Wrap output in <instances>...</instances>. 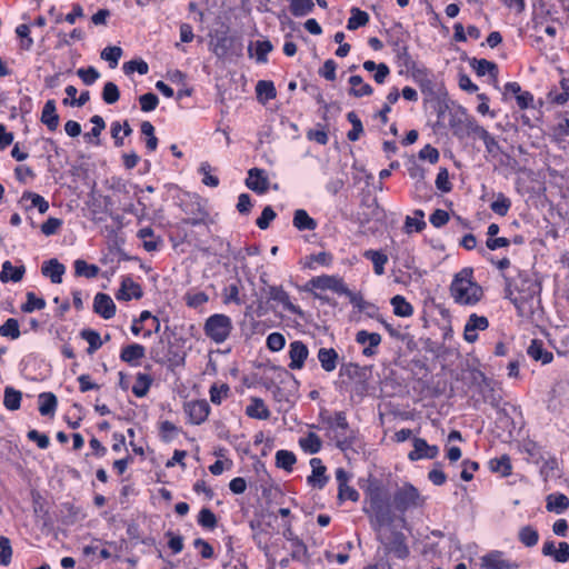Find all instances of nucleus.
<instances>
[{
	"instance_id": "f257e3e1",
	"label": "nucleus",
	"mask_w": 569,
	"mask_h": 569,
	"mask_svg": "<svg viewBox=\"0 0 569 569\" xmlns=\"http://www.w3.org/2000/svg\"><path fill=\"white\" fill-rule=\"evenodd\" d=\"M365 502L363 511L369 517L371 528L385 550L398 559L407 558L409 548L406 545L405 535L397 530H391L388 536L382 532L383 527L392 526L396 516L389 503L388 490L380 481L369 482L365 490Z\"/></svg>"
},
{
	"instance_id": "f03ea898",
	"label": "nucleus",
	"mask_w": 569,
	"mask_h": 569,
	"mask_svg": "<svg viewBox=\"0 0 569 569\" xmlns=\"http://www.w3.org/2000/svg\"><path fill=\"white\" fill-rule=\"evenodd\" d=\"M505 297L517 310V315L530 322L540 320L543 315L541 283L527 272H519L516 280L505 277Z\"/></svg>"
},
{
	"instance_id": "7ed1b4c3",
	"label": "nucleus",
	"mask_w": 569,
	"mask_h": 569,
	"mask_svg": "<svg viewBox=\"0 0 569 569\" xmlns=\"http://www.w3.org/2000/svg\"><path fill=\"white\" fill-rule=\"evenodd\" d=\"M450 293L457 303L475 306L481 300L483 290L481 286L473 281V270L463 268L455 276L450 286Z\"/></svg>"
},
{
	"instance_id": "20e7f679",
	"label": "nucleus",
	"mask_w": 569,
	"mask_h": 569,
	"mask_svg": "<svg viewBox=\"0 0 569 569\" xmlns=\"http://www.w3.org/2000/svg\"><path fill=\"white\" fill-rule=\"evenodd\" d=\"M212 53L220 60L228 58H239L243 53V43L240 37L229 34L228 29L216 31L210 41Z\"/></svg>"
},
{
	"instance_id": "39448f33",
	"label": "nucleus",
	"mask_w": 569,
	"mask_h": 569,
	"mask_svg": "<svg viewBox=\"0 0 569 569\" xmlns=\"http://www.w3.org/2000/svg\"><path fill=\"white\" fill-rule=\"evenodd\" d=\"M389 503L391 509L403 515L410 509L422 507L425 498L413 485L406 482L395 490Z\"/></svg>"
},
{
	"instance_id": "423d86ee",
	"label": "nucleus",
	"mask_w": 569,
	"mask_h": 569,
	"mask_svg": "<svg viewBox=\"0 0 569 569\" xmlns=\"http://www.w3.org/2000/svg\"><path fill=\"white\" fill-rule=\"evenodd\" d=\"M232 328L230 317L222 313H216L206 320L203 330L206 336L213 342L222 343L229 338Z\"/></svg>"
},
{
	"instance_id": "0eeeda50",
	"label": "nucleus",
	"mask_w": 569,
	"mask_h": 569,
	"mask_svg": "<svg viewBox=\"0 0 569 569\" xmlns=\"http://www.w3.org/2000/svg\"><path fill=\"white\" fill-rule=\"evenodd\" d=\"M183 212L187 214L184 219H182V223L189 226H201L207 224L209 219V212L201 203L200 199L186 202L182 208Z\"/></svg>"
},
{
	"instance_id": "6e6552de",
	"label": "nucleus",
	"mask_w": 569,
	"mask_h": 569,
	"mask_svg": "<svg viewBox=\"0 0 569 569\" xmlns=\"http://www.w3.org/2000/svg\"><path fill=\"white\" fill-rule=\"evenodd\" d=\"M264 292L268 300L281 303L284 310L298 316L303 315L301 308L290 301L289 293L281 286H268Z\"/></svg>"
},
{
	"instance_id": "1a4fd4ad",
	"label": "nucleus",
	"mask_w": 569,
	"mask_h": 569,
	"mask_svg": "<svg viewBox=\"0 0 569 569\" xmlns=\"http://www.w3.org/2000/svg\"><path fill=\"white\" fill-rule=\"evenodd\" d=\"M308 284H310L315 289L331 290L338 295H341L346 288L343 279L340 276L336 274H322L313 277L309 280Z\"/></svg>"
},
{
	"instance_id": "9d476101",
	"label": "nucleus",
	"mask_w": 569,
	"mask_h": 569,
	"mask_svg": "<svg viewBox=\"0 0 569 569\" xmlns=\"http://www.w3.org/2000/svg\"><path fill=\"white\" fill-rule=\"evenodd\" d=\"M184 411L189 417L190 423L201 425L210 413V406L204 399L193 400L184 405Z\"/></svg>"
},
{
	"instance_id": "9b49d317",
	"label": "nucleus",
	"mask_w": 569,
	"mask_h": 569,
	"mask_svg": "<svg viewBox=\"0 0 569 569\" xmlns=\"http://www.w3.org/2000/svg\"><path fill=\"white\" fill-rule=\"evenodd\" d=\"M413 81L419 86L422 93L435 94L433 73L423 64H418L410 71Z\"/></svg>"
},
{
	"instance_id": "f8f14e48",
	"label": "nucleus",
	"mask_w": 569,
	"mask_h": 569,
	"mask_svg": "<svg viewBox=\"0 0 569 569\" xmlns=\"http://www.w3.org/2000/svg\"><path fill=\"white\" fill-rule=\"evenodd\" d=\"M143 290L141 286L136 282L131 277L122 278L120 288L116 292V298L119 301H130L131 299H141Z\"/></svg>"
},
{
	"instance_id": "ddd939ff",
	"label": "nucleus",
	"mask_w": 569,
	"mask_h": 569,
	"mask_svg": "<svg viewBox=\"0 0 569 569\" xmlns=\"http://www.w3.org/2000/svg\"><path fill=\"white\" fill-rule=\"evenodd\" d=\"M413 450L408 455L409 460L417 461L420 459H433L439 453V448L435 445H429L422 438H413Z\"/></svg>"
},
{
	"instance_id": "4468645a",
	"label": "nucleus",
	"mask_w": 569,
	"mask_h": 569,
	"mask_svg": "<svg viewBox=\"0 0 569 569\" xmlns=\"http://www.w3.org/2000/svg\"><path fill=\"white\" fill-rule=\"evenodd\" d=\"M93 311L101 318L109 320L114 317L117 307L109 295L98 292L93 300Z\"/></svg>"
},
{
	"instance_id": "2eb2a0df",
	"label": "nucleus",
	"mask_w": 569,
	"mask_h": 569,
	"mask_svg": "<svg viewBox=\"0 0 569 569\" xmlns=\"http://www.w3.org/2000/svg\"><path fill=\"white\" fill-rule=\"evenodd\" d=\"M309 356L308 347L300 340H295L289 346V368L298 370L303 368L305 362Z\"/></svg>"
},
{
	"instance_id": "dca6fc26",
	"label": "nucleus",
	"mask_w": 569,
	"mask_h": 569,
	"mask_svg": "<svg viewBox=\"0 0 569 569\" xmlns=\"http://www.w3.org/2000/svg\"><path fill=\"white\" fill-rule=\"evenodd\" d=\"M489 327V320L485 316L477 313L470 315L463 330V338L468 342H475L478 339L477 330H486Z\"/></svg>"
},
{
	"instance_id": "f3484780",
	"label": "nucleus",
	"mask_w": 569,
	"mask_h": 569,
	"mask_svg": "<svg viewBox=\"0 0 569 569\" xmlns=\"http://www.w3.org/2000/svg\"><path fill=\"white\" fill-rule=\"evenodd\" d=\"M356 342L367 347L363 348L362 355L366 357H371L377 353V348L381 343V336L377 332H369L367 330H360L356 333L355 338Z\"/></svg>"
},
{
	"instance_id": "a211bd4d",
	"label": "nucleus",
	"mask_w": 569,
	"mask_h": 569,
	"mask_svg": "<svg viewBox=\"0 0 569 569\" xmlns=\"http://www.w3.org/2000/svg\"><path fill=\"white\" fill-rule=\"evenodd\" d=\"M246 186L250 190H252L259 194H263L269 189V179L267 176H264V171L262 169L252 168L248 172Z\"/></svg>"
},
{
	"instance_id": "6ab92c4d",
	"label": "nucleus",
	"mask_w": 569,
	"mask_h": 569,
	"mask_svg": "<svg viewBox=\"0 0 569 569\" xmlns=\"http://www.w3.org/2000/svg\"><path fill=\"white\" fill-rule=\"evenodd\" d=\"M310 466L312 471L311 475L307 478L308 485L322 489L329 480V478L326 476L327 468L323 466L320 458H312L310 460Z\"/></svg>"
},
{
	"instance_id": "aec40b11",
	"label": "nucleus",
	"mask_w": 569,
	"mask_h": 569,
	"mask_svg": "<svg viewBox=\"0 0 569 569\" xmlns=\"http://www.w3.org/2000/svg\"><path fill=\"white\" fill-rule=\"evenodd\" d=\"M40 121L48 128L49 131L57 130L60 117L57 113L56 101L53 99H50L44 103Z\"/></svg>"
},
{
	"instance_id": "412c9836",
	"label": "nucleus",
	"mask_w": 569,
	"mask_h": 569,
	"mask_svg": "<svg viewBox=\"0 0 569 569\" xmlns=\"http://www.w3.org/2000/svg\"><path fill=\"white\" fill-rule=\"evenodd\" d=\"M186 351L177 342L168 341L166 347V365L171 368L180 367L184 365Z\"/></svg>"
},
{
	"instance_id": "4be33fe9",
	"label": "nucleus",
	"mask_w": 569,
	"mask_h": 569,
	"mask_svg": "<svg viewBox=\"0 0 569 569\" xmlns=\"http://www.w3.org/2000/svg\"><path fill=\"white\" fill-rule=\"evenodd\" d=\"M41 272L44 277H49L52 283H61L62 276L66 272V267L58 259L52 258L44 261L41 267Z\"/></svg>"
},
{
	"instance_id": "5701e85b",
	"label": "nucleus",
	"mask_w": 569,
	"mask_h": 569,
	"mask_svg": "<svg viewBox=\"0 0 569 569\" xmlns=\"http://www.w3.org/2000/svg\"><path fill=\"white\" fill-rule=\"evenodd\" d=\"M26 273V267L23 264L13 266L11 261L6 260L2 263V270L0 272V281L7 283L9 281L19 282L22 280Z\"/></svg>"
},
{
	"instance_id": "b1692460",
	"label": "nucleus",
	"mask_w": 569,
	"mask_h": 569,
	"mask_svg": "<svg viewBox=\"0 0 569 569\" xmlns=\"http://www.w3.org/2000/svg\"><path fill=\"white\" fill-rule=\"evenodd\" d=\"M481 567L485 569H511L509 561L503 559L502 551H490L481 557Z\"/></svg>"
},
{
	"instance_id": "393cba45",
	"label": "nucleus",
	"mask_w": 569,
	"mask_h": 569,
	"mask_svg": "<svg viewBox=\"0 0 569 569\" xmlns=\"http://www.w3.org/2000/svg\"><path fill=\"white\" fill-rule=\"evenodd\" d=\"M144 355L146 348L142 345L131 343L121 349L120 359L130 366H137Z\"/></svg>"
},
{
	"instance_id": "a878e982",
	"label": "nucleus",
	"mask_w": 569,
	"mask_h": 569,
	"mask_svg": "<svg viewBox=\"0 0 569 569\" xmlns=\"http://www.w3.org/2000/svg\"><path fill=\"white\" fill-rule=\"evenodd\" d=\"M527 353L535 361H540L542 365H548L553 360V355L543 348V342L539 339H532Z\"/></svg>"
},
{
	"instance_id": "bb28decb",
	"label": "nucleus",
	"mask_w": 569,
	"mask_h": 569,
	"mask_svg": "<svg viewBox=\"0 0 569 569\" xmlns=\"http://www.w3.org/2000/svg\"><path fill=\"white\" fill-rule=\"evenodd\" d=\"M246 415L252 419L267 420L270 418V410L261 398L252 397L246 408Z\"/></svg>"
},
{
	"instance_id": "cd10ccee",
	"label": "nucleus",
	"mask_w": 569,
	"mask_h": 569,
	"mask_svg": "<svg viewBox=\"0 0 569 569\" xmlns=\"http://www.w3.org/2000/svg\"><path fill=\"white\" fill-rule=\"evenodd\" d=\"M317 357L326 372H332L338 366L339 355L333 348H320Z\"/></svg>"
},
{
	"instance_id": "c85d7f7f",
	"label": "nucleus",
	"mask_w": 569,
	"mask_h": 569,
	"mask_svg": "<svg viewBox=\"0 0 569 569\" xmlns=\"http://www.w3.org/2000/svg\"><path fill=\"white\" fill-rule=\"evenodd\" d=\"M470 66L479 77H483L485 74H489L493 80L498 78V66L497 63L489 61L487 59H477L472 58L470 60Z\"/></svg>"
},
{
	"instance_id": "c756f323",
	"label": "nucleus",
	"mask_w": 569,
	"mask_h": 569,
	"mask_svg": "<svg viewBox=\"0 0 569 569\" xmlns=\"http://www.w3.org/2000/svg\"><path fill=\"white\" fill-rule=\"evenodd\" d=\"M335 432L333 440L336 442L337 448L341 451H347L352 448L356 440V432L348 425V429H338L332 430Z\"/></svg>"
},
{
	"instance_id": "7c9ffc66",
	"label": "nucleus",
	"mask_w": 569,
	"mask_h": 569,
	"mask_svg": "<svg viewBox=\"0 0 569 569\" xmlns=\"http://www.w3.org/2000/svg\"><path fill=\"white\" fill-rule=\"evenodd\" d=\"M254 47V56L258 63H266L268 54L272 51L273 46L270 40H258L250 42L248 47L249 57H252V48Z\"/></svg>"
},
{
	"instance_id": "2f4dec72",
	"label": "nucleus",
	"mask_w": 569,
	"mask_h": 569,
	"mask_svg": "<svg viewBox=\"0 0 569 569\" xmlns=\"http://www.w3.org/2000/svg\"><path fill=\"white\" fill-rule=\"evenodd\" d=\"M292 224L299 231H313L318 226L317 221L305 209H297L293 212Z\"/></svg>"
},
{
	"instance_id": "473e14b6",
	"label": "nucleus",
	"mask_w": 569,
	"mask_h": 569,
	"mask_svg": "<svg viewBox=\"0 0 569 569\" xmlns=\"http://www.w3.org/2000/svg\"><path fill=\"white\" fill-rule=\"evenodd\" d=\"M349 83L351 86L349 90L350 96L361 98L373 93L372 87L369 83H366L361 76H351L349 78Z\"/></svg>"
},
{
	"instance_id": "72a5a7b5",
	"label": "nucleus",
	"mask_w": 569,
	"mask_h": 569,
	"mask_svg": "<svg viewBox=\"0 0 569 569\" xmlns=\"http://www.w3.org/2000/svg\"><path fill=\"white\" fill-rule=\"evenodd\" d=\"M363 257L373 264L375 273L381 276L385 273V266L388 262V256L379 250H366Z\"/></svg>"
},
{
	"instance_id": "f704fd0d",
	"label": "nucleus",
	"mask_w": 569,
	"mask_h": 569,
	"mask_svg": "<svg viewBox=\"0 0 569 569\" xmlns=\"http://www.w3.org/2000/svg\"><path fill=\"white\" fill-rule=\"evenodd\" d=\"M58 406V399L52 392L39 395V411L42 416H53Z\"/></svg>"
},
{
	"instance_id": "c9c22d12",
	"label": "nucleus",
	"mask_w": 569,
	"mask_h": 569,
	"mask_svg": "<svg viewBox=\"0 0 569 569\" xmlns=\"http://www.w3.org/2000/svg\"><path fill=\"white\" fill-rule=\"evenodd\" d=\"M546 508L548 511L562 513L569 508V498L563 493H551L547 497Z\"/></svg>"
},
{
	"instance_id": "e433bc0d",
	"label": "nucleus",
	"mask_w": 569,
	"mask_h": 569,
	"mask_svg": "<svg viewBox=\"0 0 569 569\" xmlns=\"http://www.w3.org/2000/svg\"><path fill=\"white\" fill-rule=\"evenodd\" d=\"M299 446L305 452L315 455L321 450L322 441L317 433L308 432L306 437L299 439Z\"/></svg>"
},
{
	"instance_id": "4c0bfd02",
	"label": "nucleus",
	"mask_w": 569,
	"mask_h": 569,
	"mask_svg": "<svg viewBox=\"0 0 569 569\" xmlns=\"http://www.w3.org/2000/svg\"><path fill=\"white\" fill-rule=\"evenodd\" d=\"M152 382L153 379L150 375L139 372L136 377V382L132 387V393L138 398L146 397L149 392Z\"/></svg>"
},
{
	"instance_id": "58836bf2",
	"label": "nucleus",
	"mask_w": 569,
	"mask_h": 569,
	"mask_svg": "<svg viewBox=\"0 0 569 569\" xmlns=\"http://www.w3.org/2000/svg\"><path fill=\"white\" fill-rule=\"evenodd\" d=\"M390 303L393 307V313L397 317H410L413 313L412 305L400 295L392 297Z\"/></svg>"
},
{
	"instance_id": "ea45409f",
	"label": "nucleus",
	"mask_w": 569,
	"mask_h": 569,
	"mask_svg": "<svg viewBox=\"0 0 569 569\" xmlns=\"http://www.w3.org/2000/svg\"><path fill=\"white\" fill-rule=\"evenodd\" d=\"M489 468L492 472H498L502 477L511 475L512 466L510 457L502 455L500 458H495L489 461Z\"/></svg>"
},
{
	"instance_id": "a19ab883",
	"label": "nucleus",
	"mask_w": 569,
	"mask_h": 569,
	"mask_svg": "<svg viewBox=\"0 0 569 569\" xmlns=\"http://www.w3.org/2000/svg\"><path fill=\"white\" fill-rule=\"evenodd\" d=\"M256 93L259 100L264 102L277 97V90L272 81L259 80L256 86Z\"/></svg>"
},
{
	"instance_id": "79ce46f5",
	"label": "nucleus",
	"mask_w": 569,
	"mask_h": 569,
	"mask_svg": "<svg viewBox=\"0 0 569 569\" xmlns=\"http://www.w3.org/2000/svg\"><path fill=\"white\" fill-rule=\"evenodd\" d=\"M80 337L89 343V347L87 349V352L89 355L94 353L103 345L100 333L93 329L81 330Z\"/></svg>"
},
{
	"instance_id": "37998d69",
	"label": "nucleus",
	"mask_w": 569,
	"mask_h": 569,
	"mask_svg": "<svg viewBox=\"0 0 569 569\" xmlns=\"http://www.w3.org/2000/svg\"><path fill=\"white\" fill-rule=\"evenodd\" d=\"M22 393L13 387H6L3 396V406L10 410H18L21 406Z\"/></svg>"
},
{
	"instance_id": "c03bdc74",
	"label": "nucleus",
	"mask_w": 569,
	"mask_h": 569,
	"mask_svg": "<svg viewBox=\"0 0 569 569\" xmlns=\"http://www.w3.org/2000/svg\"><path fill=\"white\" fill-rule=\"evenodd\" d=\"M99 271L100 268L97 264H89L87 261L82 259H78L74 261V273L77 277L92 279L98 276Z\"/></svg>"
},
{
	"instance_id": "a18cd8bd",
	"label": "nucleus",
	"mask_w": 569,
	"mask_h": 569,
	"mask_svg": "<svg viewBox=\"0 0 569 569\" xmlns=\"http://www.w3.org/2000/svg\"><path fill=\"white\" fill-rule=\"evenodd\" d=\"M289 9L295 17H305L315 9L313 0H290Z\"/></svg>"
},
{
	"instance_id": "49530a36",
	"label": "nucleus",
	"mask_w": 569,
	"mask_h": 569,
	"mask_svg": "<svg viewBox=\"0 0 569 569\" xmlns=\"http://www.w3.org/2000/svg\"><path fill=\"white\" fill-rule=\"evenodd\" d=\"M350 12L351 17L348 19L347 23L348 30H357L361 27H365L369 22V14L366 11L355 7Z\"/></svg>"
},
{
	"instance_id": "de8ad7c7",
	"label": "nucleus",
	"mask_w": 569,
	"mask_h": 569,
	"mask_svg": "<svg viewBox=\"0 0 569 569\" xmlns=\"http://www.w3.org/2000/svg\"><path fill=\"white\" fill-rule=\"evenodd\" d=\"M296 461L297 458L292 451L281 449L276 452V466L278 468L291 471Z\"/></svg>"
},
{
	"instance_id": "09e8293b",
	"label": "nucleus",
	"mask_w": 569,
	"mask_h": 569,
	"mask_svg": "<svg viewBox=\"0 0 569 569\" xmlns=\"http://www.w3.org/2000/svg\"><path fill=\"white\" fill-rule=\"evenodd\" d=\"M154 231L151 227H144L138 231V238L143 240V248L148 251H156L161 243V240H152Z\"/></svg>"
},
{
	"instance_id": "8fccbe9b",
	"label": "nucleus",
	"mask_w": 569,
	"mask_h": 569,
	"mask_svg": "<svg viewBox=\"0 0 569 569\" xmlns=\"http://www.w3.org/2000/svg\"><path fill=\"white\" fill-rule=\"evenodd\" d=\"M560 88L562 92H557V90H551L548 93V98L551 102L556 104H565L569 99V78L563 77L560 82Z\"/></svg>"
},
{
	"instance_id": "3c124183",
	"label": "nucleus",
	"mask_w": 569,
	"mask_h": 569,
	"mask_svg": "<svg viewBox=\"0 0 569 569\" xmlns=\"http://www.w3.org/2000/svg\"><path fill=\"white\" fill-rule=\"evenodd\" d=\"M347 120L352 124V129L348 131L347 138L355 142L359 140L360 136L363 133L362 122L355 111L347 113Z\"/></svg>"
},
{
	"instance_id": "603ef678",
	"label": "nucleus",
	"mask_w": 569,
	"mask_h": 569,
	"mask_svg": "<svg viewBox=\"0 0 569 569\" xmlns=\"http://www.w3.org/2000/svg\"><path fill=\"white\" fill-rule=\"evenodd\" d=\"M19 321L16 318L7 319L3 325L0 326V336L16 340L20 337Z\"/></svg>"
},
{
	"instance_id": "864d4df0",
	"label": "nucleus",
	"mask_w": 569,
	"mask_h": 569,
	"mask_svg": "<svg viewBox=\"0 0 569 569\" xmlns=\"http://www.w3.org/2000/svg\"><path fill=\"white\" fill-rule=\"evenodd\" d=\"M518 538L526 547H533L538 543L539 533L531 526H525L519 530Z\"/></svg>"
},
{
	"instance_id": "5fc2aeb1",
	"label": "nucleus",
	"mask_w": 569,
	"mask_h": 569,
	"mask_svg": "<svg viewBox=\"0 0 569 569\" xmlns=\"http://www.w3.org/2000/svg\"><path fill=\"white\" fill-rule=\"evenodd\" d=\"M510 207V199L506 197L502 192H499L496 197V200L492 201L490 204V209L500 217L507 216Z\"/></svg>"
},
{
	"instance_id": "6e6d98bb",
	"label": "nucleus",
	"mask_w": 569,
	"mask_h": 569,
	"mask_svg": "<svg viewBox=\"0 0 569 569\" xmlns=\"http://www.w3.org/2000/svg\"><path fill=\"white\" fill-rule=\"evenodd\" d=\"M198 523L204 529L213 530L217 527L218 519L209 508H202L198 515Z\"/></svg>"
},
{
	"instance_id": "4d7b16f0",
	"label": "nucleus",
	"mask_w": 569,
	"mask_h": 569,
	"mask_svg": "<svg viewBox=\"0 0 569 569\" xmlns=\"http://www.w3.org/2000/svg\"><path fill=\"white\" fill-rule=\"evenodd\" d=\"M46 307L43 298H38L34 292H27V301L21 306V310L26 313L33 312L34 310H41Z\"/></svg>"
},
{
	"instance_id": "13d9d810",
	"label": "nucleus",
	"mask_w": 569,
	"mask_h": 569,
	"mask_svg": "<svg viewBox=\"0 0 569 569\" xmlns=\"http://www.w3.org/2000/svg\"><path fill=\"white\" fill-rule=\"evenodd\" d=\"M395 53L399 64L405 67L408 72H410L419 64L410 56L408 47L395 48Z\"/></svg>"
},
{
	"instance_id": "bf43d9fd",
	"label": "nucleus",
	"mask_w": 569,
	"mask_h": 569,
	"mask_svg": "<svg viewBox=\"0 0 569 569\" xmlns=\"http://www.w3.org/2000/svg\"><path fill=\"white\" fill-rule=\"evenodd\" d=\"M465 128L467 134H472L473 137L479 138L480 140H482L489 134V132L482 126H480L475 118H467L465 122Z\"/></svg>"
},
{
	"instance_id": "052dcab7",
	"label": "nucleus",
	"mask_w": 569,
	"mask_h": 569,
	"mask_svg": "<svg viewBox=\"0 0 569 569\" xmlns=\"http://www.w3.org/2000/svg\"><path fill=\"white\" fill-rule=\"evenodd\" d=\"M230 392V388L227 383L218 386L213 383L209 390L210 401L214 405H220L223 398H227Z\"/></svg>"
},
{
	"instance_id": "680f3d73",
	"label": "nucleus",
	"mask_w": 569,
	"mask_h": 569,
	"mask_svg": "<svg viewBox=\"0 0 569 569\" xmlns=\"http://www.w3.org/2000/svg\"><path fill=\"white\" fill-rule=\"evenodd\" d=\"M120 98V91L116 83L109 81L102 89V99L107 104L116 103Z\"/></svg>"
},
{
	"instance_id": "e2e57ef3",
	"label": "nucleus",
	"mask_w": 569,
	"mask_h": 569,
	"mask_svg": "<svg viewBox=\"0 0 569 569\" xmlns=\"http://www.w3.org/2000/svg\"><path fill=\"white\" fill-rule=\"evenodd\" d=\"M123 71L127 74L134 71H137L139 74H147L149 71V66L142 59H132L123 63Z\"/></svg>"
},
{
	"instance_id": "0e129e2a",
	"label": "nucleus",
	"mask_w": 569,
	"mask_h": 569,
	"mask_svg": "<svg viewBox=\"0 0 569 569\" xmlns=\"http://www.w3.org/2000/svg\"><path fill=\"white\" fill-rule=\"evenodd\" d=\"M122 56V49L117 46H110L101 51V58L110 63L111 68L117 67L119 59Z\"/></svg>"
},
{
	"instance_id": "69168bd1",
	"label": "nucleus",
	"mask_w": 569,
	"mask_h": 569,
	"mask_svg": "<svg viewBox=\"0 0 569 569\" xmlns=\"http://www.w3.org/2000/svg\"><path fill=\"white\" fill-rule=\"evenodd\" d=\"M22 199H30L31 200V207H34L39 210L40 213H46L49 209L48 201L40 194L26 191L22 194Z\"/></svg>"
},
{
	"instance_id": "338daca9",
	"label": "nucleus",
	"mask_w": 569,
	"mask_h": 569,
	"mask_svg": "<svg viewBox=\"0 0 569 569\" xmlns=\"http://www.w3.org/2000/svg\"><path fill=\"white\" fill-rule=\"evenodd\" d=\"M17 36L21 39L20 48L22 50H30L33 46V39L30 37V28L28 24H19L16 29Z\"/></svg>"
},
{
	"instance_id": "774afa93",
	"label": "nucleus",
	"mask_w": 569,
	"mask_h": 569,
	"mask_svg": "<svg viewBox=\"0 0 569 569\" xmlns=\"http://www.w3.org/2000/svg\"><path fill=\"white\" fill-rule=\"evenodd\" d=\"M326 422L331 430H338V429L347 430L348 425H349L345 411L335 412V416L329 417Z\"/></svg>"
}]
</instances>
